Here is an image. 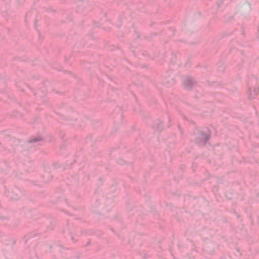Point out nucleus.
Segmentation results:
<instances>
[{
  "label": "nucleus",
  "mask_w": 259,
  "mask_h": 259,
  "mask_svg": "<svg viewBox=\"0 0 259 259\" xmlns=\"http://www.w3.org/2000/svg\"><path fill=\"white\" fill-rule=\"evenodd\" d=\"M209 137L207 135L202 136V139L203 142L205 143L208 139Z\"/></svg>",
  "instance_id": "nucleus-1"
}]
</instances>
